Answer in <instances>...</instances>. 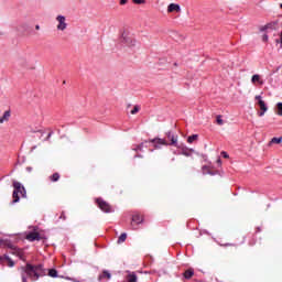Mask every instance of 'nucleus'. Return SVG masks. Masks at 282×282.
<instances>
[{"label": "nucleus", "mask_w": 282, "mask_h": 282, "mask_svg": "<svg viewBox=\"0 0 282 282\" xmlns=\"http://www.w3.org/2000/svg\"><path fill=\"white\" fill-rule=\"evenodd\" d=\"M25 239L28 241H41V239H43V236H41V234L36 231H31L26 235Z\"/></svg>", "instance_id": "obj_5"}, {"label": "nucleus", "mask_w": 282, "mask_h": 282, "mask_svg": "<svg viewBox=\"0 0 282 282\" xmlns=\"http://www.w3.org/2000/svg\"><path fill=\"white\" fill-rule=\"evenodd\" d=\"M182 155H185V158H191V152H188L187 150H183Z\"/></svg>", "instance_id": "obj_26"}, {"label": "nucleus", "mask_w": 282, "mask_h": 282, "mask_svg": "<svg viewBox=\"0 0 282 282\" xmlns=\"http://www.w3.org/2000/svg\"><path fill=\"white\" fill-rule=\"evenodd\" d=\"M280 36H281L280 43H281V47H282V31H281Z\"/></svg>", "instance_id": "obj_37"}, {"label": "nucleus", "mask_w": 282, "mask_h": 282, "mask_svg": "<svg viewBox=\"0 0 282 282\" xmlns=\"http://www.w3.org/2000/svg\"><path fill=\"white\" fill-rule=\"evenodd\" d=\"M127 241V234H121L118 238L117 243H124Z\"/></svg>", "instance_id": "obj_18"}, {"label": "nucleus", "mask_w": 282, "mask_h": 282, "mask_svg": "<svg viewBox=\"0 0 282 282\" xmlns=\"http://www.w3.org/2000/svg\"><path fill=\"white\" fill-rule=\"evenodd\" d=\"M138 111H140V106H134L133 109L130 111V113L132 116H135V113H138Z\"/></svg>", "instance_id": "obj_23"}, {"label": "nucleus", "mask_w": 282, "mask_h": 282, "mask_svg": "<svg viewBox=\"0 0 282 282\" xmlns=\"http://www.w3.org/2000/svg\"><path fill=\"white\" fill-rule=\"evenodd\" d=\"M280 8H282V3L280 4Z\"/></svg>", "instance_id": "obj_39"}, {"label": "nucleus", "mask_w": 282, "mask_h": 282, "mask_svg": "<svg viewBox=\"0 0 282 282\" xmlns=\"http://www.w3.org/2000/svg\"><path fill=\"white\" fill-rule=\"evenodd\" d=\"M35 30H41V25L36 24Z\"/></svg>", "instance_id": "obj_35"}, {"label": "nucleus", "mask_w": 282, "mask_h": 282, "mask_svg": "<svg viewBox=\"0 0 282 282\" xmlns=\"http://www.w3.org/2000/svg\"><path fill=\"white\" fill-rule=\"evenodd\" d=\"M258 105H259L260 110H261L260 112H258V116H260V117L265 116V111H268V106H265V101L259 100Z\"/></svg>", "instance_id": "obj_9"}, {"label": "nucleus", "mask_w": 282, "mask_h": 282, "mask_svg": "<svg viewBox=\"0 0 282 282\" xmlns=\"http://www.w3.org/2000/svg\"><path fill=\"white\" fill-rule=\"evenodd\" d=\"M251 83H260L261 85H263V80H261V76L260 75H253L251 78Z\"/></svg>", "instance_id": "obj_17"}, {"label": "nucleus", "mask_w": 282, "mask_h": 282, "mask_svg": "<svg viewBox=\"0 0 282 282\" xmlns=\"http://www.w3.org/2000/svg\"><path fill=\"white\" fill-rule=\"evenodd\" d=\"M119 3H120L121 6H127V3H129V0H120Z\"/></svg>", "instance_id": "obj_29"}, {"label": "nucleus", "mask_w": 282, "mask_h": 282, "mask_svg": "<svg viewBox=\"0 0 282 282\" xmlns=\"http://www.w3.org/2000/svg\"><path fill=\"white\" fill-rule=\"evenodd\" d=\"M50 182H58L61 180V174L58 172H55L53 175L48 177Z\"/></svg>", "instance_id": "obj_15"}, {"label": "nucleus", "mask_w": 282, "mask_h": 282, "mask_svg": "<svg viewBox=\"0 0 282 282\" xmlns=\"http://www.w3.org/2000/svg\"><path fill=\"white\" fill-rule=\"evenodd\" d=\"M152 142L154 144H162L163 147H169V142H166V140H164V139H154V140H152Z\"/></svg>", "instance_id": "obj_14"}, {"label": "nucleus", "mask_w": 282, "mask_h": 282, "mask_svg": "<svg viewBox=\"0 0 282 282\" xmlns=\"http://www.w3.org/2000/svg\"><path fill=\"white\" fill-rule=\"evenodd\" d=\"M276 107H278V116H282V102H279Z\"/></svg>", "instance_id": "obj_25"}, {"label": "nucleus", "mask_w": 282, "mask_h": 282, "mask_svg": "<svg viewBox=\"0 0 282 282\" xmlns=\"http://www.w3.org/2000/svg\"><path fill=\"white\" fill-rule=\"evenodd\" d=\"M48 276H52V279H56V276H58V271H56V269H51L48 271Z\"/></svg>", "instance_id": "obj_19"}, {"label": "nucleus", "mask_w": 282, "mask_h": 282, "mask_svg": "<svg viewBox=\"0 0 282 282\" xmlns=\"http://www.w3.org/2000/svg\"><path fill=\"white\" fill-rule=\"evenodd\" d=\"M135 151H142V145H137Z\"/></svg>", "instance_id": "obj_31"}, {"label": "nucleus", "mask_w": 282, "mask_h": 282, "mask_svg": "<svg viewBox=\"0 0 282 282\" xmlns=\"http://www.w3.org/2000/svg\"><path fill=\"white\" fill-rule=\"evenodd\" d=\"M142 221H144V215L138 213L133 214L131 219V227L133 228V230H135V226H140Z\"/></svg>", "instance_id": "obj_3"}, {"label": "nucleus", "mask_w": 282, "mask_h": 282, "mask_svg": "<svg viewBox=\"0 0 282 282\" xmlns=\"http://www.w3.org/2000/svg\"><path fill=\"white\" fill-rule=\"evenodd\" d=\"M167 12L172 13V12H182V9L180 8V4H175V3H171L167 7Z\"/></svg>", "instance_id": "obj_10"}, {"label": "nucleus", "mask_w": 282, "mask_h": 282, "mask_svg": "<svg viewBox=\"0 0 282 282\" xmlns=\"http://www.w3.org/2000/svg\"><path fill=\"white\" fill-rule=\"evenodd\" d=\"M256 99L258 100V102H259V100H263V99H261V96H260V95H257V96H256Z\"/></svg>", "instance_id": "obj_33"}, {"label": "nucleus", "mask_w": 282, "mask_h": 282, "mask_svg": "<svg viewBox=\"0 0 282 282\" xmlns=\"http://www.w3.org/2000/svg\"><path fill=\"white\" fill-rule=\"evenodd\" d=\"M197 138H198L197 134L189 135V137L187 138V142H188L189 144H193V142H195V140H197Z\"/></svg>", "instance_id": "obj_20"}, {"label": "nucleus", "mask_w": 282, "mask_h": 282, "mask_svg": "<svg viewBox=\"0 0 282 282\" xmlns=\"http://www.w3.org/2000/svg\"><path fill=\"white\" fill-rule=\"evenodd\" d=\"M109 281V279H111V273H109V271L105 270L102 271V273L98 276V281Z\"/></svg>", "instance_id": "obj_11"}, {"label": "nucleus", "mask_w": 282, "mask_h": 282, "mask_svg": "<svg viewBox=\"0 0 282 282\" xmlns=\"http://www.w3.org/2000/svg\"><path fill=\"white\" fill-rule=\"evenodd\" d=\"M10 110L4 111L3 116L0 117V124H3V122H8L10 120Z\"/></svg>", "instance_id": "obj_13"}, {"label": "nucleus", "mask_w": 282, "mask_h": 282, "mask_svg": "<svg viewBox=\"0 0 282 282\" xmlns=\"http://www.w3.org/2000/svg\"><path fill=\"white\" fill-rule=\"evenodd\" d=\"M96 204L98 208L102 210V213H113V207H111V205H109V203H107L102 198H97Z\"/></svg>", "instance_id": "obj_2"}, {"label": "nucleus", "mask_w": 282, "mask_h": 282, "mask_svg": "<svg viewBox=\"0 0 282 282\" xmlns=\"http://www.w3.org/2000/svg\"><path fill=\"white\" fill-rule=\"evenodd\" d=\"M132 1H133V3H135L137 6H142V4L147 3L145 0H132Z\"/></svg>", "instance_id": "obj_24"}, {"label": "nucleus", "mask_w": 282, "mask_h": 282, "mask_svg": "<svg viewBox=\"0 0 282 282\" xmlns=\"http://www.w3.org/2000/svg\"><path fill=\"white\" fill-rule=\"evenodd\" d=\"M13 188H14L12 194L13 204H17L20 199L19 194H21V197H25L26 192H25V187L22 186L21 183L17 181L13 182Z\"/></svg>", "instance_id": "obj_1"}, {"label": "nucleus", "mask_w": 282, "mask_h": 282, "mask_svg": "<svg viewBox=\"0 0 282 282\" xmlns=\"http://www.w3.org/2000/svg\"><path fill=\"white\" fill-rule=\"evenodd\" d=\"M18 257H20V259H23V254L21 252H18Z\"/></svg>", "instance_id": "obj_34"}, {"label": "nucleus", "mask_w": 282, "mask_h": 282, "mask_svg": "<svg viewBox=\"0 0 282 282\" xmlns=\"http://www.w3.org/2000/svg\"><path fill=\"white\" fill-rule=\"evenodd\" d=\"M126 281L127 282H138V275L135 274V272H128V274L126 276Z\"/></svg>", "instance_id": "obj_12"}, {"label": "nucleus", "mask_w": 282, "mask_h": 282, "mask_svg": "<svg viewBox=\"0 0 282 282\" xmlns=\"http://www.w3.org/2000/svg\"><path fill=\"white\" fill-rule=\"evenodd\" d=\"M59 219H63V221H65V219H67V216H65V212H62Z\"/></svg>", "instance_id": "obj_28"}, {"label": "nucleus", "mask_w": 282, "mask_h": 282, "mask_svg": "<svg viewBox=\"0 0 282 282\" xmlns=\"http://www.w3.org/2000/svg\"><path fill=\"white\" fill-rule=\"evenodd\" d=\"M262 41H263V43H268V34H264V35L262 36Z\"/></svg>", "instance_id": "obj_30"}, {"label": "nucleus", "mask_w": 282, "mask_h": 282, "mask_svg": "<svg viewBox=\"0 0 282 282\" xmlns=\"http://www.w3.org/2000/svg\"><path fill=\"white\" fill-rule=\"evenodd\" d=\"M282 138H273L271 144H281Z\"/></svg>", "instance_id": "obj_22"}, {"label": "nucleus", "mask_w": 282, "mask_h": 282, "mask_svg": "<svg viewBox=\"0 0 282 282\" xmlns=\"http://www.w3.org/2000/svg\"><path fill=\"white\" fill-rule=\"evenodd\" d=\"M220 154L223 155V158H225L226 160H228V158H229L228 152L223 151Z\"/></svg>", "instance_id": "obj_27"}, {"label": "nucleus", "mask_w": 282, "mask_h": 282, "mask_svg": "<svg viewBox=\"0 0 282 282\" xmlns=\"http://www.w3.org/2000/svg\"><path fill=\"white\" fill-rule=\"evenodd\" d=\"M56 21L58 22L57 30H59L61 32H64V30H67V23L65 22V17L57 15Z\"/></svg>", "instance_id": "obj_6"}, {"label": "nucleus", "mask_w": 282, "mask_h": 282, "mask_svg": "<svg viewBox=\"0 0 282 282\" xmlns=\"http://www.w3.org/2000/svg\"><path fill=\"white\" fill-rule=\"evenodd\" d=\"M195 274V271H193V269H188L184 272V278L185 279H193V275Z\"/></svg>", "instance_id": "obj_16"}, {"label": "nucleus", "mask_w": 282, "mask_h": 282, "mask_svg": "<svg viewBox=\"0 0 282 282\" xmlns=\"http://www.w3.org/2000/svg\"><path fill=\"white\" fill-rule=\"evenodd\" d=\"M166 138L167 140H170V143H167V147H177V134L173 133V132H167L166 133Z\"/></svg>", "instance_id": "obj_4"}, {"label": "nucleus", "mask_w": 282, "mask_h": 282, "mask_svg": "<svg viewBox=\"0 0 282 282\" xmlns=\"http://www.w3.org/2000/svg\"><path fill=\"white\" fill-rule=\"evenodd\" d=\"M122 43H124V45H127L128 47H133V46H135L137 41L133 40V37L123 36L122 37Z\"/></svg>", "instance_id": "obj_8"}, {"label": "nucleus", "mask_w": 282, "mask_h": 282, "mask_svg": "<svg viewBox=\"0 0 282 282\" xmlns=\"http://www.w3.org/2000/svg\"><path fill=\"white\" fill-rule=\"evenodd\" d=\"M216 122H217V124H219V127H221V124H224V119H221V115L216 116Z\"/></svg>", "instance_id": "obj_21"}, {"label": "nucleus", "mask_w": 282, "mask_h": 282, "mask_svg": "<svg viewBox=\"0 0 282 282\" xmlns=\"http://www.w3.org/2000/svg\"><path fill=\"white\" fill-rule=\"evenodd\" d=\"M68 280H69V281H73V282H80V281H78V280H76V279H74V278H68Z\"/></svg>", "instance_id": "obj_32"}, {"label": "nucleus", "mask_w": 282, "mask_h": 282, "mask_svg": "<svg viewBox=\"0 0 282 282\" xmlns=\"http://www.w3.org/2000/svg\"><path fill=\"white\" fill-rule=\"evenodd\" d=\"M26 171H29V172L32 171V167H26Z\"/></svg>", "instance_id": "obj_38"}, {"label": "nucleus", "mask_w": 282, "mask_h": 282, "mask_svg": "<svg viewBox=\"0 0 282 282\" xmlns=\"http://www.w3.org/2000/svg\"><path fill=\"white\" fill-rule=\"evenodd\" d=\"M2 265H7L8 268H14V262L11 260L9 256H2L0 258Z\"/></svg>", "instance_id": "obj_7"}, {"label": "nucleus", "mask_w": 282, "mask_h": 282, "mask_svg": "<svg viewBox=\"0 0 282 282\" xmlns=\"http://www.w3.org/2000/svg\"><path fill=\"white\" fill-rule=\"evenodd\" d=\"M50 138H52V132H51V133H48V135H47L46 140H50Z\"/></svg>", "instance_id": "obj_36"}]
</instances>
